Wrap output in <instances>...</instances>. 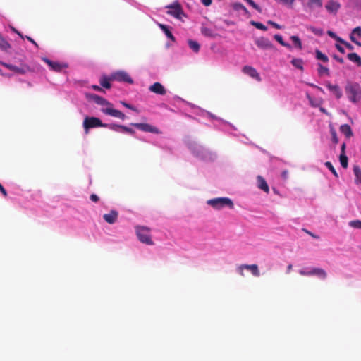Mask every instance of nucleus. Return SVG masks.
<instances>
[{"label":"nucleus","instance_id":"obj_1","mask_svg":"<svg viewBox=\"0 0 361 361\" xmlns=\"http://www.w3.org/2000/svg\"><path fill=\"white\" fill-rule=\"evenodd\" d=\"M345 92L351 102L356 104L361 100V87L359 84L352 82H347Z\"/></svg>","mask_w":361,"mask_h":361},{"label":"nucleus","instance_id":"obj_2","mask_svg":"<svg viewBox=\"0 0 361 361\" xmlns=\"http://www.w3.org/2000/svg\"><path fill=\"white\" fill-rule=\"evenodd\" d=\"M135 231L140 242L149 245H154V242L151 239L150 228L145 226H137L135 227Z\"/></svg>","mask_w":361,"mask_h":361},{"label":"nucleus","instance_id":"obj_3","mask_svg":"<svg viewBox=\"0 0 361 361\" xmlns=\"http://www.w3.org/2000/svg\"><path fill=\"white\" fill-rule=\"evenodd\" d=\"M207 204L216 209H221L224 207H228L229 208L233 209L234 207L232 200L228 197L211 199L207 201Z\"/></svg>","mask_w":361,"mask_h":361},{"label":"nucleus","instance_id":"obj_4","mask_svg":"<svg viewBox=\"0 0 361 361\" xmlns=\"http://www.w3.org/2000/svg\"><path fill=\"white\" fill-rule=\"evenodd\" d=\"M106 126V123H104L97 117L87 116L83 121V128L86 134L89 133V130L93 128Z\"/></svg>","mask_w":361,"mask_h":361},{"label":"nucleus","instance_id":"obj_5","mask_svg":"<svg viewBox=\"0 0 361 361\" xmlns=\"http://www.w3.org/2000/svg\"><path fill=\"white\" fill-rule=\"evenodd\" d=\"M101 111L106 115H109L123 121L126 118V115L123 112L114 109V105L112 104H111L109 107H102L101 109Z\"/></svg>","mask_w":361,"mask_h":361},{"label":"nucleus","instance_id":"obj_6","mask_svg":"<svg viewBox=\"0 0 361 361\" xmlns=\"http://www.w3.org/2000/svg\"><path fill=\"white\" fill-rule=\"evenodd\" d=\"M324 7L330 15L335 16L341 9V4L338 0H328Z\"/></svg>","mask_w":361,"mask_h":361},{"label":"nucleus","instance_id":"obj_7","mask_svg":"<svg viewBox=\"0 0 361 361\" xmlns=\"http://www.w3.org/2000/svg\"><path fill=\"white\" fill-rule=\"evenodd\" d=\"M111 79L118 82H127L129 84L133 83V80L131 77L126 71H123L114 73L111 76Z\"/></svg>","mask_w":361,"mask_h":361},{"label":"nucleus","instance_id":"obj_8","mask_svg":"<svg viewBox=\"0 0 361 361\" xmlns=\"http://www.w3.org/2000/svg\"><path fill=\"white\" fill-rule=\"evenodd\" d=\"M131 125L135 127L136 128H137L142 131H144V132H149V133H155V134L160 133V131L157 128L152 126L148 123H131Z\"/></svg>","mask_w":361,"mask_h":361},{"label":"nucleus","instance_id":"obj_9","mask_svg":"<svg viewBox=\"0 0 361 361\" xmlns=\"http://www.w3.org/2000/svg\"><path fill=\"white\" fill-rule=\"evenodd\" d=\"M42 60L51 68L52 71L60 72L63 68H66L68 66L65 63H61L57 61H53L49 59L44 57Z\"/></svg>","mask_w":361,"mask_h":361},{"label":"nucleus","instance_id":"obj_10","mask_svg":"<svg viewBox=\"0 0 361 361\" xmlns=\"http://www.w3.org/2000/svg\"><path fill=\"white\" fill-rule=\"evenodd\" d=\"M255 44L262 49H269L273 47V44L271 41L266 37H259L255 40Z\"/></svg>","mask_w":361,"mask_h":361},{"label":"nucleus","instance_id":"obj_11","mask_svg":"<svg viewBox=\"0 0 361 361\" xmlns=\"http://www.w3.org/2000/svg\"><path fill=\"white\" fill-rule=\"evenodd\" d=\"M169 10L168 11V13L174 16L175 18L180 19L181 18V15L183 14V9L181 6L179 4H175L168 6Z\"/></svg>","mask_w":361,"mask_h":361},{"label":"nucleus","instance_id":"obj_12","mask_svg":"<svg viewBox=\"0 0 361 361\" xmlns=\"http://www.w3.org/2000/svg\"><path fill=\"white\" fill-rule=\"evenodd\" d=\"M243 72L257 81H261V77L255 68L250 66H245L243 68Z\"/></svg>","mask_w":361,"mask_h":361},{"label":"nucleus","instance_id":"obj_13","mask_svg":"<svg viewBox=\"0 0 361 361\" xmlns=\"http://www.w3.org/2000/svg\"><path fill=\"white\" fill-rule=\"evenodd\" d=\"M329 90L335 95L336 99H340L343 96L342 91L338 85H331L330 82L326 83Z\"/></svg>","mask_w":361,"mask_h":361},{"label":"nucleus","instance_id":"obj_14","mask_svg":"<svg viewBox=\"0 0 361 361\" xmlns=\"http://www.w3.org/2000/svg\"><path fill=\"white\" fill-rule=\"evenodd\" d=\"M149 90L157 94L164 95L166 92L164 87L159 82H155L149 87Z\"/></svg>","mask_w":361,"mask_h":361},{"label":"nucleus","instance_id":"obj_15","mask_svg":"<svg viewBox=\"0 0 361 361\" xmlns=\"http://www.w3.org/2000/svg\"><path fill=\"white\" fill-rule=\"evenodd\" d=\"M355 37H357V38H361V27L358 26L354 28L350 35V40L358 45L359 47H361V42L357 41L355 38Z\"/></svg>","mask_w":361,"mask_h":361},{"label":"nucleus","instance_id":"obj_16","mask_svg":"<svg viewBox=\"0 0 361 361\" xmlns=\"http://www.w3.org/2000/svg\"><path fill=\"white\" fill-rule=\"evenodd\" d=\"M118 213L116 210H111L109 213L103 216L104 219L109 224H112L117 221Z\"/></svg>","mask_w":361,"mask_h":361},{"label":"nucleus","instance_id":"obj_17","mask_svg":"<svg viewBox=\"0 0 361 361\" xmlns=\"http://www.w3.org/2000/svg\"><path fill=\"white\" fill-rule=\"evenodd\" d=\"M2 65L4 66H5L6 68H7L8 70L12 71H13L16 73H19V74H25L29 69L27 67L21 68V67H18L16 66H14L12 64H8L6 63H2Z\"/></svg>","mask_w":361,"mask_h":361},{"label":"nucleus","instance_id":"obj_18","mask_svg":"<svg viewBox=\"0 0 361 361\" xmlns=\"http://www.w3.org/2000/svg\"><path fill=\"white\" fill-rule=\"evenodd\" d=\"M239 269H246L247 270H250L253 276L256 277H259L260 276V272L258 269V266L257 264H243L240 265L238 268Z\"/></svg>","mask_w":361,"mask_h":361},{"label":"nucleus","instance_id":"obj_19","mask_svg":"<svg viewBox=\"0 0 361 361\" xmlns=\"http://www.w3.org/2000/svg\"><path fill=\"white\" fill-rule=\"evenodd\" d=\"M92 98L96 104L102 106V107H109V105L111 104L106 99H104L99 95H97V94H93L92 96Z\"/></svg>","mask_w":361,"mask_h":361},{"label":"nucleus","instance_id":"obj_20","mask_svg":"<svg viewBox=\"0 0 361 361\" xmlns=\"http://www.w3.org/2000/svg\"><path fill=\"white\" fill-rule=\"evenodd\" d=\"M257 179L258 188L264 191L265 192L269 193V188L266 180L261 176H258Z\"/></svg>","mask_w":361,"mask_h":361},{"label":"nucleus","instance_id":"obj_21","mask_svg":"<svg viewBox=\"0 0 361 361\" xmlns=\"http://www.w3.org/2000/svg\"><path fill=\"white\" fill-rule=\"evenodd\" d=\"M232 8L233 10L236 11H239V12H243V13L245 15V16H247V17H250V12L248 11V10L240 3H238V2H235V3H233L232 5H231Z\"/></svg>","mask_w":361,"mask_h":361},{"label":"nucleus","instance_id":"obj_22","mask_svg":"<svg viewBox=\"0 0 361 361\" xmlns=\"http://www.w3.org/2000/svg\"><path fill=\"white\" fill-rule=\"evenodd\" d=\"M323 6L322 0H308L306 6L310 11H312L314 8H322Z\"/></svg>","mask_w":361,"mask_h":361},{"label":"nucleus","instance_id":"obj_23","mask_svg":"<svg viewBox=\"0 0 361 361\" xmlns=\"http://www.w3.org/2000/svg\"><path fill=\"white\" fill-rule=\"evenodd\" d=\"M340 131L345 135L347 138H350L353 135V131L348 124H343L340 126Z\"/></svg>","mask_w":361,"mask_h":361},{"label":"nucleus","instance_id":"obj_24","mask_svg":"<svg viewBox=\"0 0 361 361\" xmlns=\"http://www.w3.org/2000/svg\"><path fill=\"white\" fill-rule=\"evenodd\" d=\"M317 276L321 279H326L327 274L326 271L321 268H312L311 269V276Z\"/></svg>","mask_w":361,"mask_h":361},{"label":"nucleus","instance_id":"obj_25","mask_svg":"<svg viewBox=\"0 0 361 361\" xmlns=\"http://www.w3.org/2000/svg\"><path fill=\"white\" fill-rule=\"evenodd\" d=\"M348 59L355 63L358 66H361V57L356 53H350L347 56Z\"/></svg>","mask_w":361,"mask_h":361},{"label":"nucleus","instance_id":"obj_26","mask_svg":"<svg viewBox=\"0 0 361 361\" xmlns=\"http://www.w3.org/2000/svg\"><path fill=\"white\" fill-rule=\"evenodd\" d=\"M159 27L161 29V30L165 33L166 37L171 39L172 41H175V37L173 35L172 32L169 30V27L163 24H159Z\"/></svg>","mask_w":361,"mask_h":361},{"label":"nucleus","instance_id":"obj_27","mask_svg":"<svg viewBox=\"0 0 361 361\" xmlns=\"http://www.w3.org/2000/svg\"><path fill=\"white\" fill-rule=\"evenodd\" d=\"M353 172L355 176V183L357 184H361V169L355 165L353 166Z\"/></svg>","mask_w":361,"mask_h":361},{"label":"nucleus","instance_id":"obj_28","mask_svg":"<svg viewBox=\"0 0 361 361\" xmlns=\"http://www.w3.org/2000/svg\"><path fill=\"white\" fill-rule=\"evenodd\" d=\"M291 64L301 71L303 70V61L301 59H293Z\"/></svg>","mask_w":361,"mask_h":361},{"label":"nucleus","instance_id":"obj_29","mask_svg":"<svg viewBox=\"0 0 361 361\" xmlns=\"http://www.w3.org/2000/svg\"><path fill=\"white\" fill-rule=\"evenodd\" d=\"M188 45L191 49H192L195 53H197L200 50V44L197 41H194L192 39H189Z\"/></svg>","mask_w":361,"mask_h":361},{"label":"nucleus","instance_id":"obj_30","mask_svg":"<svg viewBox=\"0 0 361 361\" xmlns=\"http://www.w3.org/2000/svg\"><path fill=\"white\" fill-rule=\"evenodd\" d=\"M111 78H109L108 77L104 76L100 79V85L102 87L109 89L111 87V83H110Z\"/></svg>","mask_w":361,"mask_h":361},{"label":"nucleus","instance_id":"obj_31","mask_svg":"<svg viewBox=\"0 0 361 361\" xmlns=\"http://www.w3.org/2000/svg\"><path fill=\"white\" fill-rule=\"evenodd\" d=\"M290 39L293 42L295 47H296V48H298L299 49H302L301 40H300V39L298 36L293 35V36L290 37Z\"/></svg>","mask_w":361,"mask_h":361},{"label":"nucleus","instance_id":"obj_32","mask_svg":"<svg viewBox=\"0 0 361 361\" xmlns=\"http://www.w3.org/2000/svg\"><path fill=\"white\" fill-rule=\"evenodd\" d=\"M10 48L11 45L9 44V43L7 41H6L0 35V49L4 51H7Z\"/></svg>","mask_w":361,"mask_h":361},{"label":"nucleus","instance_id":"obj_33","mask_svg":"<svg viewBox=\"0 0 361 361\" xmlns=\"http://www.w3.org/2000/svg\"><path fill=\"white\" fill-rule=\"evenodd\" d=\"M274 37L281 45H282V46H283V47H286L288 49H291L292 48L291 46L289 44H288V43H286V42H285L283 41V37H282L281 35H275Z\"/></svg>","mask_w":361,"mask_h":361},{"label":"nucleus","instance_id":"obj_34","mask_svg":"<svg viewBox=\"0 0 361 361\" xmlns=\"http://www.w3.org/2000/svg\"><path fill=\"white\" fill-rule=\"evenodd\" d=\"M315 54H316V58L318 60H321L324 63L328 62L329 59H328L327 56L324 54L321 51L316 50Z\"/></svg>","mask_w":361,"mask_h":361},{"label":"nucleus","instance_id":"obj_35","mask_svg":"<svg viewBox=\"0 0 361 361\" xmlns=\"http://www.w3.org/2000/svg\"><path fill=\"white\" fill-rule=\"evenodd\" d=\"M318 73L320 75H329V70L328 68H326L319 63V68H318Z\"/></svg>","mask_w":361,"mask_h":361},{"label":"nucleus","instance_id":"obj_36","mask_svg":"<svg viewBox=\"0 0 361 361\" xmlns=\"http://www.w3.org/2000/svg\"><path fill=\"white\" fill-rule=\"evenodd\" d=\"M250 24L253 26H255L256 28L259 29V30H263V31H267V27L265 26L264 25H263L262 23H259V22H256V21H254V20H251L250 21Z\"/></svg>","mask_w":361,"mask_h":361},{"label":"nucleus","instance_id":"obj_37","mask_svg":"<svg viewBox=\"0 0 361 361\" xmlns=\"http://www.w3.org/2000/svg\"><path fill=\"white\" fill-rule=\"evenodd\" d=\"M275 1L281 4L288 8H292L295 0H274Z\"/></svg>","mask_w":361,"mask_h":361},{"label":"nucleus","instance_id":"obj_38","mask_svg":"<svg viewBox=\"0 0 361 361\" xmlns=\"http://www.w3.org/2000/svg\"><path fill=\"white\" fill-rule=\"evenodd\" d=\"M339 160H340V163H341V165L346 169L348 167V157L345 154H340L339 156Z\"/></svg>","mask_w":361,"mask_h":361},{"label":"nucleus","instance_id":"obj_39","mask_svg":"<svg viewBox=\"0 0 361 361\" xmlns=\"http://www.w3.org/2000/svg\"><path fill=\"white\" fill-rule=\"evenodd\" d=\"M348 224L352 228L361 229V221L360 220L350 221Z\"/></svg>","mask_w":361,"mask_h":361},{"label":"nucleus","instance_id":"obj_40","mask_svg":"<svg viewBox=\"0 0 361 361\" xmlns=\"http://www.w3.org/2000/svg\"><path fill=\"white\" fill-rule=\"evenodd\" d=\"M324 165L331 171L335 177L337 178L338 176L336 169L330 161L325 162Z\"/></svg>","mask_w":361,"mask_h":361},{"label":"nucleus","instance_id":"obj_41","mask_svg":"<svg viewBox=\"0 0 361 361\" xmlns=\"http://www.w3.org/2000/svg\"><path fill=\"white\" fill-rule=\"evenodd\" d=\"M250 6H251L253 8L257 10L258 12L261 13L262 9L261 8L254 2L253 0H245Z\"/></svg>","mask_w":361,"mask_h":361},{"label":"nucleus","instance_id":"obj_42","mask_svg":"<svg viewBox=\"0 0 361 361\" xmlns=\"http://www.w3.org/2000/svg\"><path fill=\"white\" fill-rule=\"evenodd\" d=\"M122 125L116 124V123H111L108 124L106 123V126H104V128H109L111 130L117 131L118 129H121Z\"/></svg>","mask_w":361,"mask_h":361},{"label":"nucleus","instance_id":"obj_43","mask_svg":"<svg viewBox=\"0 0 361 361\" xmlns=\"http://www.w3.org/2000/svg\"><path fill=\"white\" fill-rule=\"evenodd\" d=\"M331 137H331L332 142L336 145L338 144V136H337V134H336V132L335 131V130L331 129Z\"/></svg>","mask_w":361,"mask_h":361},{"label":"nucleus","instance_id":"obj_44","mask_svg":"<svg viewBox=\"0 0 361 361\" xmlns=\"http://www.w3.org/2000/svg\"><path fill=\"white\" fill-rule=\"evenodd\" d=\"M121 130L123 131V132H126V133H130L131 135H133L135 133V130H133L132 128H128L127 126H123L122 125V127H121Z\"/></svg>","mask_w":361,"mask_h":361},{"label":"nucleus","instance_id":"obj_45","mask_svg":"<svg viewBox=\"0 0 361 361\" xmlns=\"http://www.w3.org/2000/svg\"><path fill=\"white\" fill-rule=\"evenodd\" d=\"M268 24L272 25L276 29H281V26L272 20H268Z\"/></svg>","mask_w":361,"mask_h":361},{"label":"nucleus","instance_id":"obj_46","mask_svg":"<svg viewBox=\"0 0 361 361\" xmlns=\"http://www.w3.org/2000/svg\"><path fill=\"white\" fill-rule=\"evenodd\" d=\"M121 103L122 104V105H123L125 107L129 109H131L133 111H136V109L132 105L125 102H121Z\"/></svg>","mask_w":361,"mask_h":361},{"label":"nucleus","instance_id":"obj_47","mask_svg":"<svg viewBox=\"0 0 361 361\" xmlns=\"http://www.w3.org/2000/svg\"><path fill=\"white\" fill-rule=\"evenodd\" d=\"M299 273L302 276H311V270H310V271L300 270Z\"/></svg>","mask_w":361,"mask_h":361},{"label":"nucleus","instance_id":"obj_48","mask_svg":"<svg viewBox=\"0 0 361 361\" xmlns=\"http://www.w3.org/2000/svg\"><path fill=\"white\" fill-rule=\"evenodd\" d=\"M90 200L94 202H97L99 200V198L97 195L92 194L90 195Z\"/></svg>","mask_w":361,"mask_h":361},{"label":"nucleus","instance_id":"obj_49","mask_svg":"<svg viewBox=\"0 0 361 361\" xmlns=\"http://www.w3.org/2000/svg\"><path fill=\"white\" fill-rule=\"evenodd\" d=\"M25 38H26L27 40H29L31 43H32L36 47H38L37 43L30 37L25 36Z\"/></svg>","mask_w":361,"mask_h":361},{"label":"nucleus","instance_id":"obj_50","mask_svg":"<svg viewBox=\"0 0 361 361\" xmlns=\"http://www.w3.org/2000/svg\"><path fill=\"white\" fill-rule=\"evenodd\" d=\"M343 45L345 46V47L347 49H348L349 50H353L354 49L353 46L352 44H350V43L347 42L345 41V42L343 44Z\"/></svg>","mask_w":361,"mask_h":361},{"label":"nucleus","instance_id":"obj_51","mask_svg":"<svg viewBox=\"0 0 361 361\" xmlns=\"http://www.w3.org/2000/svg\"><path fill=\"white\" fill-rule=\"evenodd\" d=\"M202 1V3L205 6H209L212 4V0H201Z\"/></svg>","mask_w":361,"mask_h":361},{"label":"nucleus","instance_id":"obj_52","mask_svg":"<svg viewBox=\"0 0 361 361\" xmlns=\"http://www.w3.org/2000/svg\"><path fill=\"white\" fill-rule=\"evenodd\" d=\"M0 191L4 197H7V192L1 183H0Z\"/></svg>","mask_w":361,"mask_h":361},{"label":"nucleus","instance_id":"obj_53","mask_svg":"<svg viewBox=\"0 0 361 361\" xmlns=\"http://www.w3.org/2000/svg\"><path fill=\"white\" fill-rule=\"evenodd\" d=\"M345 148H346V145L345 142H343L342 145H341V154H345Z\"/></svg>","mask_w":361,"mask_h":361},{"label":"nucleus","instance_id":"obj_54","mask_svg":"<svg viewBox=\"0 0 361 361\" xmlns=\"http://www.w3.org/2000/svg\"><path fill=\"white\" fill-rule=\"evenodd\" d=\"M11 30L13 32H14L15 33L18 35L22 39L25 38V37L19 31H18L15 27H12Z\"/></svg>","mask_w":361,"mask_h":361},{"label":"nucleus","instance_id":"obj_55","mask_svg":"<svg viewBox=\"0 0 361 361\" xmlns=\"http://www.w3.org/2000/svg\"><path fill=\"white\" fill-rule=\"evenodd\" d=\"M303 231L307 233L308 235H310V236H312V238H319V236L318 235H314V233H312V232L306 230V229H303Z\"/></svg>","mask_w":361,"mask_h":361},{"label":"nucleus","instance_id":"obj_56","mask_svg":"<svg viewBox=\"0 0 361 361\" xmlns=\"http://www.w3.org/2000/svg\"><path fill=\"white\" fill-rule=\"evenodd\" d=\"M336 49L342 54L345 53L344 48L339 44H336Z\"/></svg>","mask_w":361,"mask_h":361},{"label":"nucleus","instance_id":"obj_57","mask_svg":"<svg viewBox=\"0 0 361 361\" xmlns=\"http://www.w3.org/2000/svg\"><path fill=\"white\" fill-rule=\"evenodd\" d=\"M327 34H328L329 36H330L331 37H332L334 39L336 38V36H337L334 32H332L331 30H329L327 32Z\"/></svg>","mask_w":361,"mask_h":361},{"label":"nucleus","instance_id":"obj_58","mask_svg":"<svg viewBox=\"0 0 361 361\" xmlns=\"http://www.w3.org/2000/svg\"><path fill=\"white\" fill-rule=\"evenodd\" d=\"M334 57L340 63H343L344 61H343V59L342 58H341V57H339L338 56H336V55Z\"/></svg>","mask_w":361,"mask_h":361},{"label":"nucleus","instance_id":"obj_59","mask_svg":"<svg viewBox=\"0 0 361 361\" xmlns=\"http://www.w3.org/2000/svg\"><path fill=\"white\" fill-rule=\"evenodd\" d=\"M308 85H310V86H311V87H312L317 88V89H318L319 90H320L321 92H323V90H322L321 87H318V86H317V85H314V84H312V83H308Z\"/></svg>","mask_w":361,"mask_h":361},{"label":"nucleus","instance_id":"obj_60","mask_svg":"<svg viewBox=\"0 0 361 361\" xmlns=\"http://www.w3.org/2000/svg\"><path fill=\"white\" fill-rule=\"evenodd\" d=\"M336 41L339 42L341 44H343L345 42V40H343V39H341V37L336 36V38H334Z\"/></svg>","mask_w":361,"mask_h":361},{"label":"nucleus","instance_id":"obj_61","mask_svg":"<svg viewBox=\"0 0 361 361\" xmlns=\"http://www.w3.org/2000/svg\"><path fill=\"white\" fill-rule=\"evenodd\" d=\"M92 88L97 91H102V89L98 85H92Z\"/></svg>","mask_w":361,"mask_h":361},{"label":"nucleus","instance_id":"obj_62","mask_svg":"<svg viewBox=\"0 0 361 361\" xmlns=\"http://www.w3.org/2000/svg\"><path fill=\"white\" fill-rule=\"evenodd\" d=\"M292 267H293L292 264H289V265L288 266V267H287V272H288H288H290V271H291Z\"/></svg>","mask_w":361,"mask_h":361},{"label":"nucleus","instance_id":"obj_63","mask_svg":"<svg viewBox=\"0 0 361 361\" xmlns=\"http://www.w3.org/2000/svg\"><path fill=\"white\" fill-rule=\"evenodd\" d=\"M287 173H288V172H287V171H283V173H282V176H283L284 178H286V176H287Z\"/></svg>","mask_w":361,"mask_h":361},{"label":"nucleus","instance_id":"obj_64","mask_svg":"<svg viewBox=\"0 0 361 361\" xmlns=\"http://www.w3.org/2000/svg\"><path fill=\"white\" fill-rule=\"evenodd\" d=\"M239 271H240V274L243 276H244L243 269H239Z\"/></svg>","mask_w":361,"mask_h":361}]
</instances>
